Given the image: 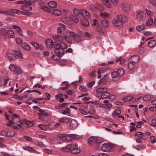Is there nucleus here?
I'll use <instances>...</instances> for the list:
<instances>
[{
  "instance_id": "f257e3e1",
  "label": "nucleus",
  "mask_w": 156,
  "mask_h": 156,
  "mask_svg": "<svg viewBox=\"0 0 156 156\" xmlns=\"http://www.w3.org/2000/svg\"><path fill=\"white\" fill-rule=\"evenodd\" d=\"M6 119L8 120V123L6 124L7 126H11L14 124H17L20 121V116L16 114L13 115V116L10 117L8 115L5 114Z\"/></svg>"
},
{
  "instance_id": "f03ea898",
  "label": "nucleus",
  "mask_w": 156,
  "mask_h": 156,
  "mask_svg": "<svg viewBox=\"0 0 156 156\" xmlns=\"http://www.w3.org/2000/svg\"><path fill=\"white\" fill-rule=\"evenodd\" d=\"M124 73L125 71L123 68H120L116 71L112 72L111 74L112 78V81L114 82L118 81L120 77L124 74Z\"/></svg>"
},
{
  "instance_id": "7ed1b4c3",
  "label": "nucleus",
  "mask_w": 156,
  "mask_h": 156,
  "mask_svg": "<svg viewBox=\"0 0 156 156\" xmlns=\"http://www.w3.org/2000/svg\"><path fill=\"white\" fill-rule=\"evenodd\" d=\"M73 14L70 16V18L74 23H77L79 21V17L81 15V9L74 8L73 10Z\"/></svg>"
},
{
  "instance_id": "20e7f679",
  "label": "nucleus",
  "mask_w": 156,
  "mask_h": 156,
  "mask_svg": "<svg viewBox=\"0 0 156 156\" xmlns=\"http://www.w3.org/2000/svg\"><path fill=\"white\" fill-rule=\"evenodd\" d=\"M87 142L90 145L92 146L95 143H101L103 142V140L101 137L91 136L88 139Z\"/></svg>"
},
{
  "instance_id": "39448f33",
  "label": "nucleus",
  "mask_w": 156,
  "mask_h": 156,
  "mask_svg": "<svg viewBox=\"0 0 156 156\" xmlns=\"http://www.w3.org/2000/svg\"><path fill=\"white\" fill-rule=\"evenodd\" d=\"M37 114L39 115V119L42 121H48L51 118L50 115L44 110L42 111L41 112Z\"/></svg>"
},
{
  "instance_id": "423d86ee",
  "label": "nucleus",
  "mask_w": 156,
  "mask_h": 156,
  "mask_svg": "<svg viewBox=\"0 0 156 156\" xmlns=\"http://www.w3.org/2000/svg\"><path fill=\"white\" fill-rule=\"evenodd\" d=\"M67 148H69V151L74 154H78L80 152V150L78 148L76 144H72L67 145Z\"/></svg>"
},
{
  "instance_id": "0eeeda50",
  "label": "nucleus",
  "mask_w": 156,
  "mask_h": 156,
  "mask_svg": "<svg viewBox=\"0 0 156 156\" xmlns=\"http://www.w3.org/2000/svg\"><path fill=\"white\" fill-rule=\"evenodd\" d=\"M59 27L57 28V32L60 34H64L66 33L69 34L70 31L67 30L65 26L63 24L59 23Z\"/></svg>"
},
{
  "instance_id": "6e6552de",
  "label": "nucleus",
  "mask_w": 156,
  "mask_h": 156,
  "mask_svg": "<svg viewBox=\"0 0 156 156\" xmlns=\"http://www.w3.org/2000/svg\"><path fill=\"white\" fill-rule=\"evenodd\" d=\"M146 17L145 13L141 10H138L136 14V17L139 21H142L144 20Z\"/></svg>"
},
{
  "instance_id": "1a4fd4ad",
  "label": "nucleus",
  "mask_w": 156,
  "mask_h": 156,
  "mask_svg": "<svg viewBox=\"0 0 156 156\" xmlns=\"http://www.w3.org/2000/svg\"><path fill=\"white\" fill-rule=\"evenodd\" d=\"M112 23L114 26L118 28L121 27L123 26L122 23L116 16V17L113 20Z\"/></svg>"
},
{
  "instance_id": "9d476101",
  "label": "nucleus",
  "mask_w": 156,
  "mask_h": 156,
  "mask_svg": "<svg viewBox=\"0 0 156 156\" xmlns=\"http://www.w3.org/2000/svg\"><path fill=\"white\" fill-rule=\"evenodd\" d=\"M122 9L125 12H128L131 10L130 5L127 3H122L121 5Z\"/></svg>"
},
{
  "instance_id": "9b49d317",
  "label": "nucleus",
  "mask_w": 156,
  "mask_h": 156,
  "mask_svg": "<svg viewBox=\"0 0 156 156\" xmlns=\"http://www.w3.org/2000/svg\"><path fill=\"white\" fill-rule=\"evenodd\" d=\"M112 145L110 144H104L102 146V149L103 151L105 152L110 151L112 148Z\"/></svg>"
},
{
  "instance_id": "f8f14e48",
  "label": "nucleus",
  "mask_w": 156,
  "mask_h": 156,
  "mask_svg": "<svg viewBox=\"0 0 156 156\" xmlns=\"http://www.w3.org/2000/svg\"><path fill=\"white\" fill-rule=\"evenodd\" d=\"M59 137L61 139L65 142H68L72 140L70 134L66 135L65 134H60L59 135Z\"/></svg>"
},
{
  "instance_id": "ddd939ff",
  "label": "nucleus",
  "mask_w": 156,
  "mask_h": 156,
  "mask_svg": "<svg viewBox=\"0 0 156 156\" xmlns=\"http://www.w3.org/2000/svg\"><path fill=\"white\" fill-rule=\"evenodd\" d=\"M9 78L7 76H4L0 77V85L2 86L6 85Z\"/></svg>"
},
{
  "instance_id": "4468645a",
  "label": "nucleus",
  "mask_w": 156,
  "mask_h": 156,
  "mask_svg": "<svg viewBox=\"0 0 156 156\" xmlns=\"http://www.w3.org/2000/svg\"><path fill=\"white\" fill-rule=\"evenodd\" d=\"M69 34L73 37L75 40L79 42L81 41V37L75 33L70 31Z\"/></svg>"
},
{
  "instance_id": "2eb2a0df",
  "label": "nucleus",
  "mask_w": 156,
  "mask_h": 156,
  "mask_svg": "<svg viewBox=\"0 0 156 156\" xmlns=\"http://www.w3.org/2000/svg\"><path fill=\"white\" fill-rule=\"evenodd\" d=\"M65 49L59 48L58 49H55L54 51L55 53L58 54L60 56H63L65 53Z\"/></svg>"
},
{
  "instance_id": "dca6fc26",
  "label": "nucleus",
  "mask_w": 156,
  "mask_h": 156,
  "mask_svg": "<svg viewBox=\"0 0 156 156\" xmlns=\"http://www.w3.org/2000/svg\"><path fill=\"white\" fill-rule=\"evenodd\" d=\"M11 12L10 15L11 16H14V14H24V12L22 11H21L15 9H11L10 12Z\"/></svg>"
},
{
  "instance_id": "f3484780",
  "label": "nucleus",
  "mask_w": 156,
  "mask_h": 156,
  "mask_svg": "<svg viewBox=\"0 0 156 156\" xmlns=\"http://www.w3.org/2000/svg\"><path fill=\"white\" fill-rule=\"evenodd\" d=\"M118 17L122 22L126 23L128 20L127 16L124 14H122L119 15H117Z\"/></svg>"
},
{
  "instance_id": "a211bd4d",
  "label": "nucleus",
  "mask_w": 156,
  "mask_h": 156,
  "mask_svg": "<svg viewBox=\"0 0 156 156\" xmlns=\"http://www.w3.org/2000/svg\"><path fill=\"white\" fill-rule=\"evenodd\" d=\"M45 44L47 47L49 48H52L53 46V41L51 39H48L45 42Z\"/></svg>"
},
{
  "instance_id": "6ab92c4d",
  "label": "nucleus",
  "mask_w": 156,
  "mask_h": 156,
  "mask_svg": "<svg viewBox=\"0 0 156 156\" xmlns=\"http://www.w3.org/2000/svg\"><path fill=\"white\" fill-rule=\"evenodd\" d=\"M52 38L54 40L60 42L63 40V37L62 36L58 34H56L53 36Z\"/></svg>"
},
{
  "instance_id": "aec40b11",
  "label": "nucleus",
  "mask_w": 156,
  "mask_h": 156,
  "mask_svg": "<svg viewBox=\"0 0 156 156\" xmlns=\"http://www.w3.org/2000/svg\"><path fill=\"white\" fill-rule=\"evenodd\" d=\"M81 13L82 16L83 17L88 18L90 15L89 12L85 9H81Z\"/></svg>"
},
{
  "instance_id": "412c9836",
  "label": "nucleus",
  "mask_w": 156,
  "mask_h": 156,
  "mask_svg": "<svg viewBox=\"0 0 156 156\" xmlns=\"http://www.w3.org/2000/svg\"><path fill=\"white\" fill-rule=\"evenodd\" d=\"M51 13L54 15L60 16L62 14V12L60 10L57 9H55L51 10Z\"/></svg>"
},
{
  "instance_id": "4be33fe9",
  "label": "nucleus",
  "mask_w": 156,
  "mask_h": 156,
  "mask_svg": "<svg viewBox=\"0 0 156 156\" xmlns=\"http://www.w3.org/2000/svg\"><path fill=\"white\" fill-rule=\"evenodd\" d=\"M28 122H26V120H22L20 121L19 123L17 124V126L19 128H22L23 126H26V124Z\"/></svg>"
},
{
  "instance_id": "5701e85b",
  "label": "nucleus",
  "mask_w": 156,
  "mask_h": 156,
  "mask_svg": "<svg viewBox=\"0 0 156 156\" xmlns=\"http://www.w3.org/2000/svg\"><path fill=\"white\" fill-rule=\"evenodd\" d=\"M12 27L16 30L17 33L20 35L23 36V34L22 32L21 28L20 27L17 25H13L12 26Z\"/></svg>"
},
{
  "instance_id": "b1692460",
  "label": "nucleus",
  "mask_w": 156,
  "mask_h": 156,
  "mask_svg": "<svg viewBox=\"0 0 156 156\" xmlns=\"http://www.w3.org/2000/svg\"><path fill=\"white\" fill-rule=\"evenodd\" d=\"M59 122H64L66 124L69 123L70 120L69 119L66 117H63L59 119Z\"/></svg>"
},
{
  "instance_id": "393cba45",
  "label": "nucleus",
  "mask_w": 156,
  "mask_h": 156,
  "mask_svg": "<svg viewBox=\"0 0 156 156\" xmlns=\"http://www.w3.org/2000/svg\"><path fill=\"white\" fill-rule=\"evenodd\" d=\"M80 22L81 24L84 27H87L89 24L88 20L85 18L81 19Z\"/></svg>"
},
{
  "instance_id": "a878e982",
  "label": "nucleus",
  "mask_w": 156,
  "mask_h": 156,
  "mask_svg": "<svg viewBox=\"0 0 156 156\" xmlns=\"http://www.w3.org/2000/svg\"><path fill=\"white\" fill-rule=\"evenodd\" d=\"M101 22L103 26L104 27H107L109 24L108 20L104 18L101 19Z\"/></svg>"
},
{
  "instance_id": "bb28decb",
  "label": "nucleus",
  "mask_w": 156,
  "mask_h": 156,
  "mask_svg": "<svg viewBox=\"0 0 156 156\" xmlns=\"http://www.w3.org/2000/svg\"><path fill=\"white\" fill-rule=\"evenodd\" d=\"M67 34V33H66L64 34V35L63 37V40L65 39L69 43H72L71 38L70 35Z\"/></svg>"
},
{
  "instance_id": "cd10ccee",
  "label": "nucleus",
  "mask_w": 156,
  "mask_h": 156,
  "mask_svg": "<svg viewBox=\"0 0 156 156\" xmlns=\"http://www.w3.org/2000/svg\"><path fill=\"white\" fill-rule=\"evenodd\" d=\"M21 9L24 11H29L32 10V8L31 6L26 5H22L21 7Z\"/></svg>"
},
{
  "instance_id": "c85d7f7f",
  "label": "nucleus",
  "mask_w": 156,
  "mask_h": 156,
  "mask_svg": "<svg viewBox=\"0 0 156 156\" xmlns=\"http://www.w3.org/2000/svg\"><path fill=\"white\" fill-rule=\"evenodd\" d=\"M131 59L132 60L131 61L133 63H137L140 60V57L136 55H134L131 57Z\"/></svg>"
},
{
  "instance_id": "c756f323",
  "label": "nucleus",
  "mask_w": 156,
  "mask_h": 156,
  "mask_svg": "<svg viewBox=\"0 0 156 156\" xmlns=\"http://www.w3.org/2000/svg\"><path fill=\"white\" fill-rule=\"evenodd\" d=\"M102 3L107 8H111L112 5L109 0H103Z\"/></svg>"
},
{
  "instance_id": "7c9ffc66",
  "label": "nucleus",
  "mask_w": 156,
  "mask_h": 156,
  "mask_svg": "<svg viewBox=\"0 0 156 156\" xmlns=\"http://www.w3.org/2000/svg\"><path fill=\"white\" fill-rule=\"evenodd\" d=\"M23 148L30 152L34 153L36 152V150L34 149L33 148L28 146H23Z\"/></svg>"
},
{
  "instance_id": "2f4dec72",
  "label": "nucleus",
  "mask_w": 156,
  "mask_h": 156,
  "mask_svg": "<svg viewBox=\"0 0 156 156\" xmlns=\"http://www.w3.org/2000/svg\"><path fill=\"white\" fill-rule=\"evenodd\" d=\"M108 91V89L106 87H99L96 90L97 92L98 93H102Z\"/></svg>"
},
{
  "instance_id": "473e14b6",
  "label": "nucleus",
  "mask_w": 156,
  "mask_h": 156,
  "mask_svg": "<svg viewBox=\"0 0 156 156\" xmlns=\"http://www.w3.org/2000/svg\"><path fill=\"white\" fill-rule=\"evenodd\" d=\"M105 77L102 78L100 80V83L103 84H106L107 83L108 77L107 75L104 76Z\"/></svg>"
},
{
  "instance_id": "72a5a7b5",
  "label": "nucleus",
  "mask_w": 156,
  "mask_h": 156,
  "mask_svg": "<svg viewBox=\"0 0 156 156\" xmlns=\"http://www.w3.org/2000/svg\"><path fill=\"white\" fill-rule=\"evenodd\" d=\"M33 143L35 145L39 147H44L45 146V145L41 141H34Z\"/></svg>"
},
{
  "instance_id": "f704fd0d",
  "label": "nucleus",
  "mask_w": 156,
  "mask_h": 156,
  "mask_svg": "<svg viewBox=\"0 0 156 156\" xmlns=\"http://www.w3.org/2000/svg\"><path fill=\"white\" fill-rule=\"evenodd\" d=\"M123 100L125 101H135V99L133 98L132 96H128L124 98L123 99Z\"/></svg>"
},
{
  "instance_id": "c9c22d12",
  "label": "nucleus",
  "mask_w": 156,
  "mask_h": 156,
  "mask_svg": "<svg viewBox=\"0 0 156 156\" xmlns=\"http://www.w3.org/2000/svg\"><path fill=\"white\" fill-rule=\"evenodd\" d=\"M67 103H64L62 104H60L58 105H56L55 106V108L56 109H61V107L67 108Z\"/></svg>"
},
{
  "instance_id": "e433bc0d",
  "label": "nucleus",
  "mask_w": 156,
  "mask_h": 156,
  "mask_svg": "<svg viewBox=\"0 0 156 156\" xmlns=\"http://www.w3.org/2000/svg\"><path fill=\"white\" fill-rule=\"evenodd\" d=\"M121 113V110L118 109H116L113 112L112 114V116L114 118L116 116L120 114Z\"/></svg>"
},
{
  "instance_id": "4c0bfd02",
  "label": "nucleus",
  "mask_w": 156,
  "mask_h": 156,
  "mask_svg": "<svg viewBox=\"0 0 156 156\" xmlns=\"http://www.w3.org/2000/svg\"><path fill=\"white\" fill-rule=\"evenodd\" d=\"M48 6L51 8H55L57 6V3L55 1H52L48 2Z\"/></svg>"
},
{
  "instance_id": "58836bf2",
  "label": "nucleus",
  "mask_w": 156,
  "mask_h": 156,
  "mask_svg": "<svg viewBox=\"0 0 156 156\" xmlns=\"http://www.w3.org/2000/svg\"><path fill=\"white\" fill-rule=\"evenodd\" d=\"M21 46L22 48L27 50H29L30 49V47L29 45L25 42L21 44Z\"/></svg>"
},
{
  "instance_id": "ea45409f",
  "label": "nucleus",
  "mask_w": 156,
  "mask_h": 156,
  "mask_svg": "<svg viewBox=\"0 0 156 156\" xmlns=\"http://www.w3.org/2000/svg\"><path fill=\"white\" fill-rule=\"evenodd\" d=\"M41 8L43 10L46 12H50L51 13V9L49 7L44 5H41Z\"/></svg>"
},
{
  "instance_id": "a19ab883",
  "label": "nucleus",
  "mask_w": 156,
  "mask_h": 156,
  "mask_svg": "<svg viewBox=\"0 0 156 156\" xmlns=\"http://www.w3.org/2000/svg\"><path fill=\"white\" fill-rule=\"evenodd\" d=\"M154 23L153 20L152 18H150L147 20L146 25L147 26H150Z\"/></svg>"
},
{
  "instance_id": "79ce46f5",
  "label": "nucleus",
  "mask_w": 156,
  "mask_h": 156,
  "mask_svg": "<svg viewBox=\"0 0 156 156\" xmlns=\"http://www.w3.org/2000/svg\"><path fill=\"white\" fill-rule=\"evenodd\" d=\"M145 27V26L144 24L138 25L136 27V30L138 31H140L144 30Z\"/></svg>"
},
{
  "instance_id": "37998d69",
  "label": "nucleus",
  "mask_w": 156,
  "mask_h": 156,
  "mask_svg": "<svg viewBox=\"0 0 156 156\" xmlns=\"http://www.w3.org/2000/svg\"><path fill=\"white\" fill-rule=\"evenodd\" d=\"M77 126V122L75 120L73 119L71 122V126L72 128H74Z\"/></svg>"
},
{
  "instance_id": "c03bdc74",
  "label": "nucleus",
  "mask_w": 156,
  "mask_h": 156,
  "mask_svg": "<svg viewBox=\"0 0 156 156\" xmlns=\"http://www.w3.org/2000/svg\"><path fill=\"white\" fill-rule=\"evenodd\" d=\"M7 33L8 35L11 38H14L15 36H14V32L13 31L11 30H8L7 31Z\"/></svg>"
},
{
  "instance_id": "a18cd8bd",
  "label": "nucleus",
  "mask_w": 156,
  "mask_h": 156,
  "mask_svg": "<svg viewBox=\"0 0 156 156\" xmlns=\"http://www.w3.org/2000/svg\"><path fill=\"white\" fill-rule=\"evenodd\" d=\"M52 126V124H50L49 125V127L50 129H52L56 128L57 127H58L60 126V125L59 123H56L54 124L53 126L51 127Z\"/></svg>"
},
{
  "instance_id": "49530a36",
  "label": "nucleus",
  "mask_w": 156,
  "mask_h": 156,
  "mask_svg": "<svg viewBox=\"0 0 156 156\" xmlns=\"http://www.w3.org/2000/svg\"><path fill=\"white\" fill-rule=\"evenodd\" d=\"M59 47L64 49H66L67 48V44L61 41L59 42Z\"/></svg>"
},
{
  "instance_id": "de8ad7c7",
  "label": "nucleus",
  "mask_w": 156,
  "mask_h": 156,
  "mask_svg": "<svg viewBox=\"0 0 156 156\" xmlns=\"http://www.w3.org/2000/svg\"><path fill=\"white\" fill-rule=\"evenodd\" d=\"M156 44V41L155 40H152L148 42V46L150 47H153Z\"/></svg>"
},
{
  "instance_id": "09e8293b",
  "label": "nucleus",
  "mask_w": 156,
  "mask_h": 156,
  "mask_svg": "<svg viewBox=\"0 0 156 156\" xmlns=\"http://www.w3.org/2000/svg\"><path fill=\"white\" fill-rule=\"evenodd\" d=\"M7 32V30L6 28H2L0 29V34L1 35L5 36Z\"/></svg>"
},
{
  "instance_id": "8fccbe9b",
  "label": "nucleus",
  "mask_w": 156,
  "mask_h": 156,
  "mask_svg": "<svg viewBox=\"0 0 156 156\" xmlns=\"http://www.w3.org/2000/svg\"><path fill=\"white\" fill-rule=\"evenodd\" d=\"M17 67V66L16 65L13 64H11L9 66V68L10 70L13 73Z\"/></svg>"
},
{
  "instance_id": "3c124183",
  "label": "nucleus",
  "mask_w": 156,
  "mask_h": 156,
  "mask_svg": "<svg viewBox=\"0 0 156 156\" xmlns=\"http://www.w3.org/2000/svg\"><path fill=\"white\" fill-rule=\"evenodd\" d=\"M14 54L16 56L20 58H22V53L21 51L19 50L15 51H14Z\"/></svg>"
},
{
  "instance_id": "603ef678",
  "label": "nucleus",
  "mask_w": 156,
  "mask_h": 156,
  "mask_svg": "<svg viewBox=\"0 0 156 156\" xmlns=\"http://www.w3.org/2000/svg\"><path fill=\"white\" fill-rule=\"evenodd\" d=\"M7 136L11 137L13 136L15 134V133L14 132L8 131H7Z\"/></svg>"
},
{
  "instance_id": "864d4df0",
  "label": "nucleus",
  "mask_w": 156,
  "mask_h": 156,
  "mask_svg": "<svg viewBox=\"0 0 156 156\" xmlns=\"http://www.w3.org/2000/svg\"><path fill=\"white\" fill-rule=\"evenodd\" d=\"M25 4H28L29 5H31L33 4L34 2V0H24Z\"/></svg>"
},
{
  "instance_id": "5fc2aeb1",
  "label": "nucleus",
  "mask_w": 156,
  "mask_h": 156,
  "mask_svg": "<svg viewBox=\"0 0 156 156\" xmlns=\"http://www.w3.org/2000/svg\"><path fill=\"white\" fill-rule=\"evenodd\" d=\"M38 126L41 129L43 130H45L48 128H49V126H48L45 125L40 124L38 125Z\"/></svg>"
},
{
  "instance_id": "6e6d98bb",
  "label": "nucleus",
  "mask_w": 156,
  "mask_h": 156,
  "mask_svg": "<svg viewBox=\"0 0 156 156\" xmlns=\"http://www.w3.org/2000/svg\"><path fill=\"white\" fill-rule=\"evenodd\" d=\"M132 61L129 62L128 64V68L131 70L133 69L135 67V65L133 63Z\"/></svg>"
},
{
  "instance_id": "4d7b16f0",
  "label": "nucleus",
  "mask_w": 156,
  "mask_h": 156,
  "mask_svg": "<svg viewBox=\"0 0 156 156\" xmlns=\"http://www.w3.org/2000/svg\"><path fill=\"white\" fill-rule=\"evenodd\" d=\"M7 55L10 61L13 60L14 58V55L11 53H7Z\"/></svg>"
},
{
  "instance_id": "13d9d810",
  "label": "nucleus",
  "mask_w": 156,
  "mask_h": 156,
  "mask_svg": "<svg viewBox=\"0 0 156 156\" xmlns=\"http://www.w3.org/2000/svg\"><path fill=\"white\" fill-rule=\"evenodd\" d=\"M110 96V94L107 92H104L101 95V97L102 98H106Z\"/></svg>"
},
{
  "instance_id": "bf43d9fd",
  "label": "nucleus",
  "mask_w": 156,
  "mask_h": 156,
  "mask_svg": "<svg viewBox=\"0 0 156 156\" xmlns=\"http://www.w3.org/2000/svg\"><path fill=\"white\" fill-rule=\"evenodd\" d=\"M13 73H14L19 74L21 73L22 71L19 67L17 66V67H16V69H15V71H14Z\"/></svg>"
},
{
  "instance_id": "052dcab7",
  "label": "nucleus",
  "mask_w": 156,
  "mask_h": 156,
  "mask_svg": "<svg viewBox=\"0 0 156 156\" xmlns=\"http://www.w3.org/2000/svg\"><path fill=\"white\" fill-rule=\"evenodd\" d=\"M13 73H14L19 74L21 73L22 71L19 67L17 66V67H16V69H15V71H14Z\"/></svg>"
},
{
  "instance_id": "680f3d73",
  "label": "nucleus",
  "mask_w": 156,
  "mask_h": 156,
  "mask_svg": "<svg viewBox=\"0 0 156 156\" xmlns=\"http://www.w3.org/2000/svg\"><path fill=\"white\" fill-rule=\"evenodd\" d=\"M30 43L36 48H39V44L37 43L34 41H31Z\"/></svg>"
},
{
  "instance_id": "e2e57ef3",
  "label": "nucleus",
  "mask_w": 156,
  "mask_h": 156,
  "mask_svg": "<svg viewBox=\"0 0 156 156\" xmlns=\"http://www.w3.org/2000/svg\"><path fill=\"white\" fill-rule=\"evenodd\" d=\"M151 99V96L149 95L144 96L143 98V100L145 101H148Z\"/></svg>"
},
{
  "instance_id": "0e129e2a",
  "label": "nucleus",
  "mask_w": 156,
  "mask_h": 156,
  "mask_svg": "<svg viewBox=\"0 0 156 156\" xmlns=\"http://www.w3.org/2000/svg\"><path fill=\"white\" fill-rule=\"evenodd\" d=\"M100 15L102 17H108L109 16V14L108 13L105 12L103 13H101Z\"/></svg>"
},
{
  "instance_id": "69168bd1",
  "label": "nucleus",
  "mask_w": 156,
  "mask_h": 156,
  "mask_svg": "<svg viewBox=\"0 0 156 156\" xmlns=\"http://www.w3.org/2000/svg\"><path fill=\"white\" fill-rule=\"evenodd\" d=\"M51 58L54 60H59L60 59V56L58 55H53L52 56Z\"/></svg>"
},
{
  "instance_id": "338daca9",
  "label": "nucleus",
  "mask_w": 156,
  "mask_h": 156,
  "mask_svg": "<svg viewBox=\"0 0 156 156\" xmlns=\"http://www.w3.org/2000/svg\"><path fill=\"white\" fill-rule=\"evenodd\" d=\"M70 113V109L69 108H67L66 110L61 112V113L64 115H66Z\"/></svg>"
},
{
  "instance_id": "774afa93",
  "label": "nucleus",
  "mask_w": 156,
  "mask_h": 156,
  "mask_svg": "<svg viewBox=\"0 0 156 156\" xmlns=\"http://www.w3.org/2000/svg\"><path fill=\"white\" fill-rule=\"evenodd\" d=\"M70 136H71V138H73L74 139L78 140L79 139L80 136H79L74 134H70Z\"/></svg>"
}]
</instances>
